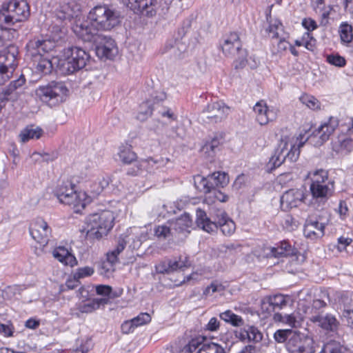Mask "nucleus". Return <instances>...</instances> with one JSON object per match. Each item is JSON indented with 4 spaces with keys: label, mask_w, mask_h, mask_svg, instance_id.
Returning <instances> with one entry per match:
<instances>
[{
    "label": "nucleus",
    "mask_w": 353,
    "mask_h": 353,
    "mask_svg": "<svg viewBox=\"0 0 353 353\" xmlns=\"http://www.w3.org/2000/svg\"><path fill=\"white\" fill-rule=\"evenodd\" d=\"M168 265L170 266V273H172L177 270H183V268L189 267L190 263L188 257L185 256L184 259L179 258L178 261L168 259Z\"/></svg>",
    "instance_id": "obj_44"
},
{
    "label": "nucleus",
    "mask_w": 353,
    "mask_h": 353,
    "mask_svg": "<svg viewBox=\"0 0 353 353\" xmlns=\"http://www.w3.org/2000/svg\"><path fill=\"white\" fill-rule=\"evenodd\" d=\"M223 290V285L218 284L216 282H212L210 285L205 288L203 294L205 296H210L213 293L219 292Z\"/></svg>",
    "instance_id": "obj_58"
},
{
    "label": "nucleus",
    "mask_w": 353,
    "mask_h": 353,
    "mask_svg": "<svg viewBox=\"0 0 353 353\" xmlns=\"http://www.w3.org/2000/svg\"><path fill=\"white\" fill-rule=\"evenodd\" d=\"M81 6L74 0L62 4L56 14L57 17L62 21H70L74 19V22L72 26L77 23V21H81Z\"/></svg>",
    "instance_id": "obj_13"
},
{
    "label": "nucleus",
    "mask_w": 353,
    "mask_h": 353,
    "mask_svg": "<svg viewBox=\"0 0 353 353\" xmlns=\"http://www.w3.org/2000/svg\"><path fill=\"white\" fill-rule=\"evenodd\" d=\"M274 320L276 322L283 323L292 328H296L301 326V321L297 320L295 316L291 314H282L280 313H275L274 314Z\"/></svg>",
    "instance_id": "obj_33"
},
{
    "label": "nucleus",
    "mask_w": 353,
    "mask_h": 353,
    "mask_svg": "<svg viewBox=\"0 0 353 353\" xmlns=\"http://www.w3.org/2000/svg\"><path fill=\"white\" fill-rule=\"evenodd\" d=\"M242 339L247 338L250 341L259 342L262 339V334L258 329L253 326H250L247 330H244L241 333Z\"/></svg>",
    "instance_id": "obj_43"
},
{
    "label": "nucleus",
    "mask_w": 353,
    "mask_h": 353,
    "mask_svg": "<svg viewBox=\"0 0 353 353\" xmlns=\"http://www.w3.org/2000/svg\"><path fill=\"white\" fill-rule=\"evenodd\" d=\"M17 50L14 46H10L0 52V65L6 66L7 68L14 70L16 65Z\"/></svg>",
    "instance_id": "obj_28"
},
{
    "label": "nucleus",
    "mask_w": 353,
    "mask_h": 353,
    "mask_svg": "<svg viewBox=\"0 0 353 353\" xmlns=\"http://www.w3.org/2000/svg\"><path fill=\"white\" fill-rule=\"evenodd\" d=\"M54 47V43L50 39H34L26 45L27 55L34 61H38L37 70L43 74H50L55 69L54 57L51 59L43 58L44 54Z\"/></svg>",
    "instance_id": "obj_2"
},
{
    "label": "nucleus",
    "mask_w": 353,
    "mask_h": 353,
    "mask_svg": "<svg viewBox=\"0 0 353 353\" xmlns=\"http://www.w3.org/2000/svg\"><path fill=\"white\" fill-rule=\"evenodd\" d=\"M219 212L220 214L217 215L218 216H221L219 221L217 222L212 221L208 217L204 210L198 208L196 214L197 226L208 233L214 232L219 227L224 235H231L236 228L234 222L228 217L224 211L221 210Z\"/></svg>",
    "instance_id": "obj_6"
},
{
    "label": "nucleus",
    "mask_w": 353,
    "mask_h": 353,
    "mask_svg": "<svg viewBox=\"0 0 353 353\" xmlns=\"http://www.w3.org/2000/svg\"><path fill=\"white\" fill-rule=\"evenodd\" d=\"M294 330L291 329L278 330L274 334V340L279 343H285L289 341V337L292 336Z\"/></svg>",
    "instance_id": "obj_45"
},
{
    "label": "nucleus",
    "mask_w": 353,
    "mask_h": 353,
    "mask_svg": "<svg viewBox=\"0 0 353 353\" xmlns=\"http://www.w3.org/2000/svg\"><path fill=\"white\" fill-rule=\"evenodd\" d=\"M30 15V6L26 0L3 3L0 8V28H7L17 22L24 21Z\"/></svg>",
    "instance_id": "obj_3"
},
{
    "label": "nucleus",
    "mask_w": 353,
    "mask_h": 353,
    "mask_svg": "<svg viewBox=\"0 0 353 353\" xmlns=\"http://www.w3.org/2000/svg\"><path fill=\"white\" fill-rule=\"evenodd\" d=\"M126 245V241L123 238H119L117 247L112 251L108 252L107 260L112 264L118 262V255L123 251Z\"/></svg>",
    "instance_id": "obj_40"
},
{
    "label": "nucleus",
    "mask_w": 353,
    "mask_h": 353,
    "mask_svg": "<svg viewBox=\"0 0 353 353\" xmlns=\"http://www.w3.org/2000/svg\"><path fill=\"white\" fill-rule=\"evenodd\" d=\"M221 319L226 323H230L233 326L239 327L242 326L244 323L243 319L235 314L231 310H226L219 314Z\"/></svg>",
    "instance_id": "obj_38"
},
{
    "label": "nucleus",
    "mask_w": 353,
    "mask_h": 353,
    "mask_svg": "<svg viewBox=\"0 0 353 353\" xmlns=\"http://www.w3.org/2000/svg\"><path fill=\"white\" fill-rule=\"evenodd\" d=\"M298 250L289 241H282L274 247L270 248V254L275 258L296 256Z\"/></svg>",
    "instance_id": "obj_23"
},
{
    "label": "nucleus",
    "mask_w": 353,
    "mask_h": 353,
    "mask_svg": "<svg viewBox=\"0 0 353 353\" xmlns=\"http://www.w3.org/2000/svg\"><path fill=\"white\" fill-rule=\"evenodd\" d=\"M321 353H351L350 350L336 341H330L324 344Z\"/></svg>",
    "instance_id": "obj_34"
},
{
    "label": "nucleus",
    "mask_w": 353,
    "mask_h": 353,
    "mask_svg": "<svg viewBox=\"0 0 353 353\" xmlns=\"http://www.w3.org/2000/svg\"><path fill=\"white\" fill-rule=\"evenodd\" d=\"M194 184L196 189L204 193H211L213 190L210 176L207 178L198 176L195 179Z\"/></svg>",
    "instance_id": "obj_41"
},
{
    "label": "nucleus",
    "mask_w": 353,
    "mask_h": 353,
    "mask_svg": "<svg viewBox=\"0 0 353 353\" xmlns=\"http://www.w3.org/2000/svg\"><path fill=\"white\" fill-rule=\"evenodd\" d=\"M310 320L327 332H336L340 325L339 321L332 314L318 313L311 316Z\"/></svg>",
    "instance_id": "obj_15"
},
{
    "label": "nucleus",
    "mask_w": 353,
    "mask_h": 353,
    "mask_svg": "<svg viewBox=\"0 0 353 353\" xmlns=\"http://www.w3.org/2000/svg\"><path fill=\"white\" fill-rule=\"evenodd\" d=\"M77 37L84 42H92L95 45L97 56L100 59H112L118 53L115 41L104 34H94L83 30V28H76Z\"/></svg>",
    "instance_id": "obj_4"
},
{
    "label": "nucleus",
    "mask_w": 353,
    "mask_h": 353,
    "mask_svg": "<svg viewBox=\"0 0 353 353\" xmlns=\"http://www.w3.org/2000/svg\"><path fill=\"white\" fill-rule=\"evenodd\" d=\"M151 321L150 315L148 313H141L130 321L136 327L149 323Z\"/></svg>",
    "instance_id": "obj_53"
},
{
    "label": "nucleus",
    "mask_w": 353,
    "mask_h": 353,
    "mask_svg": "<svg viewBox=\"0 0 353 353\" xmlns=\"http://www.w3.org/2000/svg\"><path fill=\"white\" fill-rule=\"evenodd\" d=\"M213 189L223 188L229 183V176L225 172H216L209 175Z\"/></svg>",
    "instance_id": "obj_36"
},
{
    "label": "nucleus",
    "mask_w": 353,
    "mask_h": 353,
    "mask_svg": "<svg viewBox=\"0 0 353 353\" xmlns=\"http://www.w3.org/2000/svg\"><path fill=\"white\" fill-rule=\"evenodd\" d=\"M339 126V121L336 118L330 117L329 121L316 130L313 134L314 137H318L319 140L316 142L318 145H322L327 141L330 135L334 132Z\"/></svg>",
    "instance_id": "obj_20"
},
{
    "label": "nucleus",
    "mask_w": 353,
    "mask_h": 353,
    "mask_svg": "<svg viewBox=\"0 0 353 353\" xmlns=\"http://www.w3.org/2000/svg\"><path fill=\"white\" fill-rule=\"evenodd\" d=\"M156 271L159 274H170V266L168 265V259L161 261L155 266Z\"/></svg>",
    "instance_id": "obj_61"
},
{
    "label": "nucleus",
    "mask_w": 353,
    "mask_h": 353,
    "mask_svg": "<svg viewBox=\"0 0 353 353\" xmlns=\"http://www.w3.org/2000/svg\"><path fill=\"white\" fill-rule=\"evenodd\" d=\"M197 353H227L225 347L214 342H205L199 347Z\"/></svg>",
    "instance_id": "obj_37"
},
{
    "label": "nucleus",
    "mask_w": 353,
    "mask_h": 353,
    "mask_svg": "<svg viewBox=\"0 0 353 353\" xmlns=\"http://www.w3.org/2000/svg\"><path fill=\"white\" fill-rule=\"evenodd\" d=\"M342 316L351 328L353 329V292L341 297Z\"/></svg>",
    "instance_id": "obj_27"
},
{
    "label": "nucleus",
    "mask_w": 353,
    "mask_h": 353,
    "mask_svg": "<svg viewBox=\"0 0 353 353\" xmlns=\"http://www.w3.org/2000/svg\"><path fill=\"white\" fill-rule=\"evenodd\" d=\"M155 235L159 239H166L174 234L172 228L165 225H159L155 228Z\"/></svg>",
    "instance_id": "obj_46"
},
{
    "label": "nucleus",
    "mask_w": 353,
    "mask_h": 353,
    "mask_svg": "<svg viewBox=\"0 0 353 353\" xmlns=\"http://www.w3.org/2000/svg\"><path fill=\"white\" fill-rule=\"evenodd\" d=\"M300 100L303 104L312 110H318L320 108V102L313 96L305 94L300 98Z\"/></svg>",
    "instance_id": "obj_48"
},
{
    "label": "nucleus",
    "mask_w": 353,
    "mask_h": 353,
    "mask_svg": "<svg viewBox=\"0 0 353 353\" xmlns=\"http://www.w3.org/2000/svg\"><path fill=\"white\" fill-rule=\"evenodd\" d=\"M292 334L285 343L288 353H314V342L312 336L298 330H294Z\"/></svg>",
    "instance_id": "obj_11"
},
{
    "label": "nucleus",
    "mask_w": 353,
    "mask_h": 353,
    "mask_svg": "<svg viewBox=\"0 0 353 353\" xmlns=\"http://www.w3.org/2000/svg\"><path fill=\"white\" fill-rule=\"evenodd\" d=\"M114 216L111 211H103L88 216L87 235L93 239H100L108 234L112 228Z\"/></svg>",
    "instance_id": "obj_7"
},
{
    "label": "nucleus",
    "mask_w": 353,
    "mask_h": 353,
    "mask_svg": "<svg viewBox=\"0 0 353 353\" xmlns=\"http://www.w3.org/2000/svg\"><path fill=\"white\" fill-rule=\"evenodd\" d=\"M303 143L300 141L296 147L292 143H289L286 139H282L267 163L268 169L272 170L279 167L286 159L290 162H295L300 154L299 148Z\"/></svg>",
    "instance_id": "obj_8"
},
{
    "label": "nucleus",
    "mask_w": 353,
    "mask_h": 353,
    "mask_svg": "<svg viewBox=\"0 0 353 353\" xmlns=\"http://www.w3.org/2000/svg\"><path fill=\"white\" fill-rule=\"evenodd\" d=\"M119 157L125 164H130L137 160V154L132 151L131 145H122L119 148Z\"/></svg>",
    "instance_id": "obj_35"
},
{
    "label": "nucleus",
    "mask_w": 353,
    "mask_h": 353,
    "mask_svg": "<svg viewBox=\"0 0 353 353\" xmlns=\"http://www.w3.org/2000/svg\"><path fill=\"white\" fill-rule=\"evenodd\" d=\"M43 133V130L38 126L28 125L23 129L19 134L21 141L23 143L30 139H38Z\"/></svg>",
    "instance_id": "obj_30"
},
{
    "label": "nucleus",
    "mask_w": 353,
    "mask_h": 353,
    "mask_svg": "<svg viewBox=\"0 0 353 353\" xmlns=\"http://www.w3.org/2000/svg\"><path fill=\"white\" fill-rule=\"evenodd\" d=\"M302 26L308 31H313L317 28L316 21L311 18H305L302 21Z\"/></svg>",
    "instance_id": "obj_63"
},
{
    "label": "nucleus",
    "mask_w": 353,
    "mask_h": 353,
    "mask_svg": "<svg viewBox=\"0 0 353 353\" xmlns=\"http://www.w3.org/2000/svg\"><path fill=\"white\" fill-rule=\"evenodd\" d=\"M325 223L318 221L307 220L304 226V235L305 237L316 239L324 235Z\"/></svg>",
    "instance_id": "obj_24"
},
{
    "label": "nucleus",
    "mask_w": 353,
    "mask_h": 353,
    "mask_svg": "<svg viewBox=\"0 0 353 353\" xmlns=\"http://www.w3.org/2000/svg\"><path fill=\"white\" fill-rule=\"evenodd\" d=\"M14 69L0 65V85L7 82L12 76Z\"/></svg>",
    "instance_id": "obj_55"
},
{
    "label": "nucleus",
    "mask_w": 353,
    "mask_h": 353,
    "mask_svg": "<svg viewBox=\"0 0 353 353\" xmlns=\"http://www.w3.org/2000/svg\"><path fill=\"white\" fill-rule=\"evenodd\" d=\"M54 63L56 72L63 75H68L79 70L70 57L65 54V50L63 57H54Z\"/></svg>",
    "instance_id": "obj_22"
},
{
    "label": "nucleus",
    "mask_w": 353,
    "mask_h": 353,
    "mask_svg": "<svg viewBox=\"0 0 353 353\" xmlns=\"http://www.w3.org/2000/svg\"><path fill=\"white\" fill-rule=\"evenodd\" d=\"M352 239L347 237L341 236L337 239L336 248L339 252H342L345 250L347 246L351 244Z\"/></svg>",
    "instance_id": "obj_59"
},
{
    "label": "nucleus",
    "mask_w": 353,
    "mask_h": 353,
    "mask_svg": "<svg viewBox=\"0 0 353 353\" xmlns=\"http://www.w3.org/2000/svg\"><path fill=\"white\" fill-rule=\"evenodd\" d=\"M94 272V268L90 266L79 268L77 270L76 272L74 273V277L78 279H83L84 277L92 275Z\"/></svg>",
    "instance_id": "obj_54"
},
{
    "label": "nucleus",
    "mask_w": 353,
    "mask_h": 353,
    "mask_svg": "<svg viewBox=\"0 0 353 353\" xmlns=\"http://www.w3.org/2000/svg\"><path fill=\"white\" fill-rule=\"evenodd\" d=\"M305 198L303 191L291 189L286 191L281 197V205L284 210L298 207Z\"/></svg>",
    "instance_id": "obj_16"
},
{
    "label": "nucleus",
    "mask_w": 353,
    "mask_h": 353,
    "mask_svg": "<svg viewBox=\"0 0 353 353\" xmlns=\"http://www.w3.org/2000/svg\"><path fill=\"white\" fill-rule=\"evenodd\" d=\"M96 292L99 295L106 296L110 298H114L118 296L117 294H112V288L109 285H98L96 288Z\"/></svg>",
    "instance_id": "obj_57"
},
{
    "label": "nucleus",
    "mask_w": 353,
    "mask_h": 353,
    "mask_svg": "<svg viewBox=\"0 0 353 353\" xmlns=\"http://www.w3.org/2000/svg\"><path fill=\"white\" fill-rule=\"evenodd\" d=\"M221 48L225 56L235 57L234 65L236 69L243 68L246 65L248 53L242 48L239 34L236 32H230L225 36Z\"/></svg>",
    "instance_id": "obj_9"
},
{
    "label": "nucleus",
    "mask_w": 353,
    "mask_h": 353,
    "mask_svg": "<svg viewBox=\"0 0 353 353\" xmlns=\"http://www.w3.org/2000/svg\"><path fill=\"white\" fill-rule=\"evenodd\" d=\"M253 110L256 114V120L261 125L274 121L276 117V111L270 110L264 101L257 102L254 106Z\"/></svg>",
    "instance_id": "obj_19"
},
{
    "label": "nucleus",
    "mask_w": 353,
    "mask_h": 353,
    "mask_svg": "<svg viewBox=\"0 0 353 353\" xmlns=\"http://www.w3.org/2000/svg\"><path fill=\"white\" fill-rule=\"evenodd\" d=\"M14 327L12 324L6 325L0 323V334H3L5 336L10 337L13 335Z\"/></svg>",
    "instance_id": "obj_62"
},
{
    "label": "nucleus",
    "mask_w": 353,
    "mask_h": 353,
    "mask_svg": "<svg viewBox=\"0 0 353 353\" xmlns=\"http://www.w3.org/2000/svg\"><path fill=\"white\" fill-rule=\"evenodd\" d=\"M68 89L61 81H52L39 86L36 96L39 100L50 108L56 107L63 103L68 97Z\"/></svg>",
    "instance_id": "obj_5"
},
{
    "label": "nucleus",
    "mask_w": 353,
    "mask_h": 353,
    "mask_svg": "<svg viewBox=\"0 0 353 353\" xmlns=\"http://www.w3.org/2000/svg\"><path fill=\"white\" fill-rule=\"evenodd\" d=\"M230 108L222 101H216L208 104L202 111L201 119L203 122L216 123L222 121L228 115Z\"/></svg>",
    "instance_id": "obj_12"
},
{
    "label": "nucleus",
    "mask_w": 353,
    "mask_h": 353,
    "mask_svg": "<svg viewBox=\"0 0 353 353\" xmlns=\"http://www.w3.org/2000/svg\"><path fill=\"white\" fill-rule=\"evenodd\" d=\"M316 181H319V184H334L332 181L328 180L327 171L323 169L316 170L314 172L312 182Z\"/></svg>",
    "instance_id": "obj_49"
},
{
    "label": "nucleus",
    "mask_w": 353,
    "mask_h": 353,
    "mask_svg": "<svg viewBox=\"0 0 353 353\" xmlns=\"http://www.w3.org/2000/svg\"><path fill=\"white\" fill-rule=\"evenodd\" d=\"M333 149L341 154H347L353 150V139L349 137H340L337 142L333 145Z\"/></svg>",
    "instance_id": "obj_32"
},
{
    "label": "nucleus",
    "mask_w": 353,
    "mask_h": 353,
    "mask_svg": "<svg viewBox=\"0 0 353 353\" xmlns=\"http://www.w3.org/2000/svg\"><path fill=\"white\" fill-rule=\"evenodd\" d=\"M268 31L272 34V39H278L280 32L283 31V25L280 21H275L270 25Z\"/></svg>",
    "instance_id": "obj_56"
},
{
    "label": "nucleus",
    "mask_w": 353,
    "mask_h": 353,
    "mask_svg": "<svg viewBox=\"0 0 353 353\" xmlns=\"http://www.w3.org/2000/svg\"><path fill=\"white\" fill-rule=\"evenodd\" d=\"M339 34L341 42L349 43L353 40V28L347 22H343L339 27Z\"/></svg>",
    "instance_id": "obj_39"
},
{
    "label": "nucleus",
    "mask_w": 353,
    "mask_h": 353,
    "mask_svg": "<svg viewBox=\"0 0 353 353\" xmlns=\"http://www.w3.org/2000/svg\"><path fill=\"white\" fill-rule=\"evenodd\" d=\"M203 343L198 338L192 339L183 347L182 352L183 353H192L196 350H199Z\"/></svg>",
    "instance_id": "obj_50"
},
{
    "label": "nucleus",
    "mask_w": 353,
    "mask_h": 353,
    "mask_svg": "<svg viewBox=\"0 0 353 353\" xmlns=\"http://www.w3.org/2000/svg\"><path fill=\"white\" fill-rule=\"evenodd\" d=\"M89 21H77L72 28L77 36L76 28H83V30L94 34H103L100 31H110L121 23L120 12L108 6H97L89 12Z\"/></svg>",
    "instance_id": "obj_1"
},
{
    "label": "nucleus",
    "mask_w": 353,
    "mask_h": 353,
    "mask_svg": "<svg viewBox=\"0 0 353 353\" xmlns=\"http://www.w3.org/2000/svg\"><path fill=\"white\" fill-rule=\"evenodd\" d=\"M26 83V79L23 74H21L20 77L10 82L9 85L5 90L4 93L6 95H10L14 91L22 87Z\"/></svg>",
    "instance_id": "obj_47"
},
{
    "label": "nucleus",
    "mask_w": 353,
    "mask_h": 353,
    "mask_svg": "<svg viewBox=\"0 0 353 353\" xmlns=\"http://www.w3.org/2000/svg\"><path fill=\"white\" fill-rule=\"evenodd\" d=\"M108 303V298L93 299L87 303L81 304L78 309L81 313H91L99 309L101 305H105Z\"/></svg>",
    "instance_id": "obj_31"
},
{
    "label": "nucleus",
    "mask_w": 353,
    "mask_h": 353,
    "mask_svg": "<svg viewBox=\"0 0 353 353\" xmlns=\"http://www.w3.org/2000/svg\"><path fill=\"white\" fill-rule=\"evenodd\" d=\"M219 327L220 321L216 317H212L205 325V330L210 332H215L219 330Z\"/></svg>",
    "instance_id": "obj_60"
},
{
    "label": "nucleus",
    "mask_w": 353,
    "mask_h": 353,
    "mask_svg": "<svg viewBox=\"0 0 353 353\" xmlns=\"http://www.w3.org/2000/svg\"><path fill=\"white\" fill-rule=\"evenodd\" d=\"M169 160L168 159H164L163 158H160L159 159H154L153 158H150L148 159H145L143 161V164H147L148 166L151 167L152 168L155 167L156 168H159L161 167H163L166 165Z\"/></svg>",
    "instance_id": "obj_52"
},
{
    "label": "nucleus",
    "mask_w": 353,
    "mask_h": 353,
    "mask_svg": "<svg viewBox=\"0 0 353 353\" xmlns=\"http://www.w3.org/2000/svg\"><path fill=\"white\" fill-rule=\"evenodd\" d=\"M326 60L330 64L333 65L336 67H343L346 63V61H345V59H344V57H343L337 54H332L327 55Z\"/></svg>",
    "instance_id": "obj_51"
},
{
    "label": "nucleus",
    "mask_w": 353,
    "mask_h": 353,
    "mask_svg": "<svg viewBox=\"0 0 353 353\" xmlns=\"http://www.w3.org/2000/svg\"><path fill=\"white\" fill-rule=\"evenodd\" d=\"M54 195L60 203L72 206L77 212L86 205L85 193L77 192L74 190V185L69 181H63L59 185L54 191Z\"/></svg>",
    "instance_id": "obj_10"
},
{
    "label": "nucleus",
    "mask_w": 353,
    "mask_h": 353,
    "mask_svg": "<svg viewBox=\"0 0 353 353\" xmlns=\"http://www.w3.org/2000/svg\"><path fill=\"white\" fill-rule=\"evenodd\" d=\"M134 13L153 15L156 0H119Z\"/></svg>",
    "instance_id": "obj_17"
},
{
    "label": "nucleus",
    "mask_w": 353,
    "mask_h": 353,
    "mask_svg": "<svg viewBox=\"0 0 353 353\" xmlns=\"http://www.w3.org/2000/svg\"><path fill=\"white\" fill-rule=\"evenodd\" d=\"M65 50V54L70 57V60L74 62L79 70L85 67L90 61V54L81 48L72 46Z\"/></svg>",
    "instance_id": "obj_21"
},
{
    "label": "nucleus",
    "mask_w": 353,
    "mask_h": 353,
    "mask_svg": "<svg viewBox=\"0 0 353 353\" xmlns=\"http://www.w3.org/2000/svg\"><path fill=\"white\" fill-rule=\"evenodd\" d=\"M223 142V137L219 136H215L210 141L207 142L203 147V150L205 152L208 153L209 155H212L215 153L216 150H219V146Z\"/></svg>",
    "instance_id": "obj_42"
},
{
    "label": "nucleus",
    "mask_w": 353,
    "mask_h": 353,
    "mask_svg": "<svg viewBox=\"0 0 353 353\" xmlns=\"http://www.w3.org/2000/svg\"><path fill=\"white\" fill-rule=\"evenodd\" d=\"M30 234L37 243L46 245L49 241L51 229L47 222L38 218L30 224Z\"/></svg>",
    "instance_id": "obj_14"
},
{
    "label": "nucleus",
    "mask_w": 353,
    "mask_h": 353,
    "mask_svg": "<svg viewBox=\"0 0 353 353\" xmlns=\"http://www.w3.org/2000/svg\"><path fill=\"white\" fill-rule=\"evenodd\" d=\"M287 304V301L283 295L278 294L269 297L263 301L261 304V309L268 314H271L276 310H281Z\"/></svg>",
    "instance_id": "obj_26"
},
{
    "label": "nucleus",
    "mask_w": 353,
    "mask_h": 353,
    "mask_svg": "<svg viewBox=\"0 0 353 353\" xmlns=\"http://www.w3.org/2000/svg\"><path fill=\"white\" fill-rule=\"evenodd\" d=\"M334 184H319V181L312 182L310 191L313 199L319 203H325L332 195Z\"/></svg>",
    "instance_id": "obj_18"
},
{
    "label": "nucleus",
    "mask_w": 353,
    "mask_h": 353,
    "mask_svg": "<svg viewBox=\"0 0 353 353\" xmlns=\"http://www.w3.org/2000/svg\"><path fill=\"white\" fill-rule=\"evenodd\" d=\"M53 256L64 265L73 266L76 264V258L64 247L54 249Z\"/></svg>",
    "instance_id": "obj_29"
},
{
    "label": "nucleus",
    "mask_w": 353,
    "mask_h": 353,
    "mask_svg": "<svg viewBox=\"0 0 353 353\" xmlns=\"http://www.w3.org/2000/svg\"><path fill=\"white\" fill-rule=\"evenodd\" d=\"M277 53H281L283 51H285L289 46H290V43L285 41V39H279L277 41Z\"/></svg>",
    "instance_id": "obj_64"
},
{
    "label": "nucleus",
    "mask_w": 353,
    "mask_h": 353,
    "mask_svg": "<svg viewBox=\"0 0 353 353\" xmlns=\"http://www.w3.org/2000/svg\"><path fill=\"white\" fill-rule=\"evenodd\" d=\"M192 221L189 214L184 213L170 223L172 231L175 234L189 233Z\"/></svg>",
    "instance_id": "obj_25"
}]
</instances>
